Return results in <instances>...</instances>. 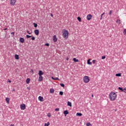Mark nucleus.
Returning <instances> with one entry per match:
<instances>
[{"label": "nucleus", "mask_w": 126, "mask_h": 126, "mask_svg": "<svg viewBox=\"0 0 126 126\" xmlns=\"http://www.w3.org/2000/svg\"><path fill=\"white\" fill-rule=\"evenodd\" d=\"M115 112H117V109H115Z\"/></svg>", "instance_id": "6e6d98bb"}, {"label": "nucleus", "mask_w": 126, "mask_h": 126, "mask_svg": "<svg viewBox=\"0 0 126 126\" xmlns=\"http://www.w3.org/2000/svg\"><path fill=\"white\" fill-rule=\"evenodd\" d=\"M54 92H55V90H54V89H51L50 90V93H51L52 94H53Z\"/></svg>", "instance_id": "a211bd4d"}, {"label": "nucleus", "mask_w": 126, "mask_h": 126, "mask_svg": "<svg viewBox=\"0 0 126 126\" xmlns=\"http://www.w3.org/2000/svg\"><path fill=\"white\" fill-rule=\"evenodd\" d=\"M25 41V40L24 39V38L23 37H20V43H24V41Z\"/></svg>", "instance_id": "1a4fd4ad"}, {"label": "nucleus", "mask_w": 126, "mask_h": 126, "mask_svg": "<svg viewBox=\"0 0 126 126\" xmlns=\"http://www.w3.org/2000/svg\"><path fill=\"white\" fill-rule=\"evenodd\" d=\"M44 99V97L43 96H39L38 97V100L39 101H41V102H43V99Z\"/></svg>", "instance_id": "f8f14e48"}, {"label": "nucleus", "mask_w": 126, "mask_h": 126, "mask_svg": "<svg viewBox=\"0 0 126 126\" xmlns=\"http://www.w3.org/2000/svg\"><path fill=\"white\" fill-rule=\"evenodd\" d=\"M105 59H106L105 56H102V57H101L102 60H105Z\"/></svg>", "instance_id": "2f4dec72"}, {"label": "nucleus", "mask_w": 126, "mask_h": 126, "mask_svg": "<svg viewBox=\"0 0 126 126\" xmlns=\"http://www.w3.org/2000/svg\"><path fill=\"white\" fill-rule=\"evenodd\" d=\"M52 79H53V80H55V78H54V77H52Z\"/></svg>", "instance_id": "09e8293b"}, {"label": "nucleus", "mask_w": 126, "mask_h": 126, "mask_svg": "<svg viewBox=\"0 0 126 126\" xmlns=\"http://www.w3.org/2000/svg\"><path fill=\"white\" fill-rule=\"evenodd\" d=\"M73 61H74V62L75 63H78V62H79V61L78 60V59H76V58H74L73 59Z\"/></svg>", "instance_id": "2eb2a0df"}, {"label": "nucleus", "mask_w": 126, "mask_h": 126, "mask_svg": "<svg viewBox=\"0 0 126 126\" xmlns=\"http://www.w3.org/2000/svg\"><path fill=\"white\" fill-rule=\"evenodd\" d=\"M31 37H32V36L29 35H28V34H27V35H26V38H27V39H29V38H31Z\"/></svg>", "instance_id": "a878e982"}, {"label": "nucleus", "mask_w": 126, "mask_h": 126, "mask_svg": "<svg viewBox=\"0 0 126 126\" xmlns=\"http://www.w3.org/2000/svg\"><path fill=\"white\" fill-rule=\"evenodd\" d=\"M54 80H60V79H59L58 77H56L55 78Z\"/></svg>", "instance_id": "ea45409f"}, {"label": "nucleus", "mask_w": 126, "mask_h": 126, "mask_svg": "<svg viewBox=\"0 0 126 126\" xmlns=\"http://www.w3.org/2000/svg\"><path fill=\"white\" fill-rule=\"evenodd\" d=\"M15 59L16 60H19V55H17V54H16L15 55Z\"/></svg>", "instance_id": "4468645a"}, {"label": "nucleus", "mask_w": 126, "mask_h": 126, "mask_svg": "<svg viewBox=\"0 0 126 126\" xmlns=\"http://www.w3.org/2000/svg\"><path fill=\"white\" fill-rule=\"evenodd\" d=\"M67 106H69V107H71L72 105H71V102H70V101L67 102Z\"/></svg>", "instance_id": "4be33fe9"}, {"label": "nucleus", "mask_w": 126, "mask_h": 126, "mask_svg": "<svg viewBox=\"0 0 126 126\" xmlns=\"http://www.w3.org/2000/svg\"><path fill=\"white\" fill-rule=\"evenodd\" d=\"M116 98H117V94L114 92H112L109 94V99L111 101H115L116 100Z\"/></svg>", "instance_id": "f257e3e1"}, {"label": "nucleus", "mask_w": 126, "mask_h": 126, "mask_svg": "<svg viewBox=\"0 0 126 126\" xmlns=\"http://www.w3.org/2000/svg\"><path fill=\"white\" fill-rule=\"evenodd\" d=\"M63 37L64 38H67L68 37V31L65 30V29L63 30Z\"/></svg>", "instance_id": "f03ea898"}, {"label": "nucleus", "mask_w": 126, "mask_h": 126, "mask_svg": "<svg viewBox=\"0 0 126 126\" xmlns=\"http://www.w3.org/2000/svg\"><path fill=\"white\" fill-rule=\"evenodd\" d=\"M92 97H94V95H93V94H92Z\"/></svg>", "instance_id": "864d4df0"}, {"label": "nucleus", "mask_w": 126, "mask_h": 126, "mask_svg": "<svg viewBox=\"0 0 126 126\" xmlns=\"http://www.w3.org/2000/svg\"><path fill=\"white\" fill-rule=\"evenodd\" d=\"M50 126V122H48L47 124L45 123L44 126Z\"/></svg>", "instance_id": "bb28decb"}, {"label": "nucleus", "mask_w": 126, "mask_h": 126, "mask_svg": "<svg viewBox=\"0 0 126 126\" xmlns=\"http://www.w3.org/2000/svg\"><path fill=\"white\" fill-rule=\"evenodd\" d=\"M119 90H120L121 91H122V92H124V89H123V88L122 87H119L118 88Z\"/></svg>", "instance_id": "b1692460"}, {"label": "nucleus", "mask_w": 126, "mask_h": 126, "mask_svg": "<svg viewBox=\"0 0 126 126\" xmlns=\"http://www.w3.org/2000/svg\"><path fill=\"white\" fill-rule=\"evenodd\" d=\"M27 32L29 34V35H31V34H32V32H29V31H28Z\"/></svg>", "instance_id": "79ce46f5"}, {"label": "nucleus", "mask_w": 126, "mask_h": 126, "mask_svg": "<svg viewBox=\"0 0 126 126\" xmlns=\"http://www.w3.org/2000/svg\"><path fill=\"white\" fill-rule=\"evenodd\" d=\"M91 18H92V15L89 14L87 16V20H91Z\"/></svg>", "instance_id": "39448f33"}, {"label": "nucleus", "mask_w": 126, "mask_h": 126, "mask_svg": "<svg viewBox=\"0 0 126 126\" xmlns=\"http://www.w3.org/2000/svg\"><path fill=\"white\" fill-rule=\"evenodd\" d=\"M13 91H15V90L14 89L13 90Z\"/></svg>", "instance_id": "5fc2aeb1"}, {"label": "nucleus", "mask_w": 126, "mask_h": 126, "mask_svg": "<svg viewBox=\"0 0 126 126\" xmlns=\"http://www.w3.org/2000/svg\"><path fill=\"white\" fill-rule=\"evenodd\" d=\"M9 100H10L9 97H6V98H5V100H6V101L7 102V103L8 104H9Z\"/></svg>", "instance_id": "f3484780"}, {"label": "nucleus", "mask_w": 126, "mask_h": 126, "mask_svg": "<svg viewBox=\"0 0 126 126\" xmlns=\"http://www.w3.org/2000/svg\"><path fill=\"white\" fill-rule=\"evenodd\" d=\"M87 126H92L90 123H87Z\"/></svg>", "instance_id": "72a5a7b5"}, {"label": "nucleus", "mask_w": 126, "mask_h": 126, "mask_svg": "<svg viewBox=\"0 0 126 126\" xmlns=\"http://www.w3.org/2000/svg\"><path fill=\"white\" fill-rule=\"evenodd\" d=\"M33 25L34 27H35V28H36V27H37V26H38V24H37V23H33Z\"/></svg>", "instance_id": "412c9836"}, {"label": "nucleus", "mask_w": 126, "mask_h": 126, "mask_svg": "<svg viewBox=\"0 0 126 126\" xmlns=\"http://www.w3.org/2000/svg\"><path fill=\"white\" fill-rule=\"evenodd\" d=\"M15 2H16V0H10V4L11 5H14L15 4Z\"/></svg>", "instance_id": "20e7f679"}, {"label": "nucleus", "mask_w": 126, "mask_h": 126, "mask_svg": "<svg viewBox=\"0 0 126 126\" xmlns=\"http://www.w3.org/2000/svg\"><path fill=\"white\" fill-rule=\"evenodd\" d=\"M28 89H29V88L28 87Z\"/></svg>", "instance_id": "13d9d810"}, {"label": "nucleus", "mask_w": 126, "mask_h": 126, "mask_svg": "<svg viewBox=\"0 0 126 126\" xmlns=\"http://www.w3.org/2000/svg\"><path fill=\"white\" fill-rule=\"evenodd\" d=\"M26 83L29 84L30 83V78H27L26 80Z\"/></svg>", "instance_id": "dca6fc26"}, {"label": "nucleus", "mask_w": 126, "mask_h": 126, "mask_svg": "<svg viewBox=\"0 0 126 126\" xmlns=\"http://www.w3.org/2000/svg\"><path fill=\"white\" fill-rule=\"evenodd\" d=\"M124 35H126V29H125L123 32Z\"/></svg>", "instance_id": "473e14b6"}, {"label": "nucleus", "mask_w": 126, "mask_h": 126, "mask_svg": "<svg viewBox=\"0 0 126 126\" xmlns=\"http://www.w3.org/2000/svg\"><path fill=\"white\" fill-rule=\"evenodd\" d=\"M11 37H14V34H15V32H13L11 33Z\"/></svg>", "instance_id": "cd10ccee"}, {"label": "nucleus", "mask_w": 126, "mask_h": 126, "mask_svg": "<svg viewBox=\"0 0 126 126\" xmlns=\"http://www.w3.org/2000/svg\"><path fill=\"white\" fill-rule=\"evenodd\" d=\"M104 14H105V13L104 12V13H103L102 14H101V18H100V20H102V16H103V15H104Z\"/></svg>", "instance_id": "f704fd0d"}, {"label": "nucleus", "mask_w": 126, "mask_h": 126, "mask_svg": "<svg viewBox=\"0 0 126 126\" xmlns=\"http://www.w3.org/2000/svg\"><path fill=\"white\" fill-rule=\"evenodd\" d=\"M60 85L61 87H64V84L63 83H61Z\"/></svg>", "instance_id": "c756f323"}, {"label": "nucleus", "mask_w": 126, "mask_h": 126, "mask_svg": "<svg viewBox=\"0 0 126 126\" xmlns=\"http://www.w3.org/2000/svg\"><path fill=\"white\" fill-rule=\"evenodd\" d=\"M55 111L56 112H58V111H60V108H56L55 110Z\"/></svg>", "instance_id": "c9c22d12"}, {"label": "nucleus", "mask_w": 126, "mask_h": 126, "mask_svg": "<svg viewBox=\"0 0 126 126\" xmlns=\"http://www.w3.org/2000/svg\"><path fill=\"white\" fill-rule=\"evenodd\" d=\"M31 72L32 73V74H33V72H34V71H33V69H32V70H31Z\"/></svg>", "instance_id": "c03bdc74"}, {"label": "nucleus", "mask_w": 126, "mask_h": 126, "mask_svg": "<svg viewBox=\"0 0 126 126\" xmlns=\"http://www.w3.org/2000/svg\"><path fill=\"white\" fill-rule=\"evenodd\" d=\"M96 63V60H93V63Z\"/></svg>", "instance_id": "37998d69"}, {"label": "nucleus", "mask_w": 126, "mask_h": 126, "mask_svg": "<svg viewBox=\"0 0 126 126\" xmlns=\"http://www.w3.org/2000/svg\"><path fill=\"white\" fill-rule=\"evenodd\" d=\"M44 74V72L42 71V70L38 71V75L39 76H42Z\"/></svg>", "instance_id": "0eeeda50"}, {"label": "nucleus", "mask_w": 126, "mask_h": 126, "mask_svg": "<svg viewBox=\"0 0 126 126\" xmlns=\"http://www.w3.org/2000/svg\"><path fill=\"white\" fill-rule=\"evenodd\" d=\"M20 107H21V110H25V108H26V106L24 104H21Z\"/></svg>", "instance_id": "423d86ee"}, {"label": "nucleus", "mask_w": 126, "mask_h": 126, "mask_svg": "<svg viewBox=\"0 0 126 126\" xmlns=\"http://www.w3.org/2000/svg\"><path fill=\"white\" fill-rule=\"evenodd\" d=\"M77 20H78V21L79 22H81V18H80V17H77Z\"/></svg>", "instance_id": "393cba45"}, {"label": "nucleus", "mask_w": 126, "mask_h": 126, "mask_svg": "<svg viewBox=\"0 0 126 126\" xmlns=\"http://www.w3.org/2000/svg\"><path fill=\"white\" fill-rule=\"evenodd\" d=\"M50 15H51V16H52V17H54V15H53L52 13H51V14H50Z\"/></svg>", "instance_id": "de8ad7c7"}, {"label": "nucleus", "mask_w": 126, "mask_h": 126, "mask_svg": "<svg viewBox=\"0 0 126 126\" xmlns=\"http://www.w3.org/2000/svg\"><path fill=\"white\" fill-rule=\"evenodd\" d=\"M53 42H57L58 41V38H57V35H54L53 37Z\"/></svg>", "instance_id": "6e6552de"}, {"label": "nucleus", "mask_w": 126, "mask_h": 126, "mask_svg": "<svg viewBox=\"0 0 126 126\" xmlns=\"http://www.w3.org/2000/svg\"><path fill=\"white\" fill-rule=\"evenodd\" d=\"M28 89H29V88L28 87Z\"/></svg>", "instance_id": "4d7b16f0"}, {"label": "nucleus", "mask_w": 126, "mask_h": 126, "mask_svg": "<svg viewBox=\"0 0 126 126\" xmlns=\"http://www.w3.org/2000/svg\"><path fill=\"white\" fill-rule=\"evenodd\" d=\"M111 14H112V10L109 11V15H111Z\"/></svg>", "instance_id": "a18cd8bd"}, {"label": "nucleus", "mask_w": 126, "mask_h": 126, "mask_svg": "<svg viewBox=\"0 0 126 126\" xmlns=\"http://www.w3.org/2000/svg\"><path fill=\"white\" fill-rule=\"evenodd\" d=\"M116 76L121 77L122 76V73H117L116 74Z\"/></svg>", "instance_id": "5701e85b"}, {"label": "nucleus", "mask_w": 126, "mask_h": 126, "mask_svg": "<svg viewBox=\"0 0 126 126\" xmlns=\"http://www.w3.org/2000/svg\"><path fill=\"white\" fill-rule=\"evenodd\" d=\"M3 30H4V31L7 30V28L4 29Z\"/></svg>", "instance_id": "8fccbe9b"}, {"label": "nucleus", "mask_w": 126, "mask_h": 126, "mask_svg": "<svg viewBox=\"0 0 126 126\" xmlns=\"http://www.w3.org/2000/svg\"><path fill=\"white\" fill-rule=\"evenodd\" d=\"M76 116H78L79 117H81V116H82V113H76Z\"/></svg>", "instance_id": "aec40b11"}, {"label": "nucleus", "mask_w": 126, "mask_h": 126, "mask_svg": "<svg viewBox=\"0 0 126 126\" xmlns=\"http://www.w3.org/2000/svg\"><path fill=\"white\" fill-rule=\"evenodd\" d=\"M123 92L126 93V87L123 89Z\"/></svg>", "instance_id": "4c0bfd02"}, {"label": "nucleus", "mask_w": 126, "mask_h": 126, "mask_svg": "<svg viewBox=\"0 0 126 126\" xmlns=\"http://www.w3.org/2000/svg\"><path fill=\"white\" fill-rule=\"evenodd\" d=\"M32 41H34V40H35V37L32 36Z\"/></svg>", "instance_id": "58836bf2"}, {"label": "nucleus", "mask_w": 126, "mask_h": 126, "mask_svg": "<svg viewBox=\"0 0 126 126\" xmlns=\"http://www.w3.org/2000/svg\"><path fill=\"white\" fill-rule=\"evenodd\" d=\"M87 63H88V64H90V65L92 64V63L90 62V59L88 60Z\"/></svg>", "instance_id": "6ab92c4d"}, {"label": "nucleus", "mask_w": 126, "mask_h": 126, "mask_svg": "<svg viewBox=\"0 0 126 126\" xmlns=\"http://www.w3.org/2000/svg\"><path fill=\"white\" fill-rule=\"evenodd\" d=\"M10 126H14L13 124H11Z\"/></svg>", "instance_id": "3c124183"}, {"label": "nucleus", "mask_w": 126, "mask_h": 126, "mask_svg": "<svg viewBox=\"0 0 126 126\" xmlns=\"http://www.w3.org/2000/svg\"><path fill=\"white\" fill-rule=\"evenodd\" d=\"M45 46H46V47H49V46H50V44H49V43H46V44H45Z\"/></svg>", "instance_id": "e433bc0d"}, {"label": "nucleus", "mask_w": 126, "mask_h": 126, "mask_svg": "<svg viewBox=\"0 0 126 126\" xmlns=\"http://www.w3.org/2000/svg\"><path fill=\"white\" fill-rule=\"evenodd\" d=\"M59 94H60V95H63V92L62 91H61V92H60Z\"/></svg>", "instance_id": "c85d7f7f"}, {"label": "nucleus", "mask_w": 126, "mask_h": 126, "mask_svg": "<svg viewBox=\"0 0 126 126\" xmlns=\"http://www.w3.org/2000/svg\"><path fill=\"white\" fill-rule=\"evenodd\" d=\"M120 22H121V20H117V23H120Z\"/></svg>", "instance_id": "a19ab883"}, {"label": "nucleus", "mask_w": 126, "mask_h": 126, "mask_svg": "<svg viewBox=\"0 0 126 126\" xmlns=\"http://www.w3.org/2000/svg\"><path fill=\"white\" fill-rule=\"evenodd\" d=\"M83 80L85 83H88V82L90 81V79H89V77H88V76H85L83 78Z\"/></svg>", "instance_id": "7ed1b4c3"}, {"label": "nucleus", "mask_w": 126, "mask_h": 126, "mask_svg": "<svg viewBox=\"0 0 126 126\" xmlns=\"http://www.w3.org/2000/svg\"><path fill=\"white\" fill-rule=\"evenodd\" d=\"M9 82V83H11V81H10L9 79H8V82Z\"/></svg>", "instance_id": "49530a36"}, {"label": "nucleus", "mask_w": 126, "mask_h": 126, "mask_svg": "<svg viewBox=\"0 0 126 126\" xmlns=\"http://www.w3.org/2000/svg\"><path fill=\"white\" fill-rule=\"evenodd\" d=\"M66 61H68V58H67L66 59Z\"/></svg>", "instance_id": "603ef678"}, {"label": "nucleus", "mask_w": 126, "mask_h": 126, "mask_svg": "<svg viewBox=\"0 0 126 126\" xmlns=\"http://www.w3.org/2000/svg\"><path fill=\"white\" fill-rule=\"evenodd\" d=\"M63 114H64V115H65V117H66V115H68V114H69L68 111L64 110L63 111Z\"/></svg>", "instance_id": "9b49d317"}, {"label": "nucleus", "mask_w": 126, "mask_h": 126, "mask_svg": "<svg viewBox=\"0 0 126 126\" xmlns=\"http://www.w3.org/2000/svg\"><path fill=\"white\" fill-rule=\"evenodd\" d=\"M34 34L36 35V36H38L39 35V31L38 30H35L34 31Z\"/></svg>", "instance_id": "9d476101"}, {"label": "nucleus", "mask_w": 126, "mask_h": 126, "mask_svg": "<svg viewBox=\"0 0 126 126\" xmlns=\"http://www.w3.org/2000/svg\"><path fill=\"white\" fill-rule=\"evenodd\" d=\"M51 116H52L51 115V113H48L47 116L48 117V118H51Z\"/></svg>", "instance_id": "7c9ffc66"}, {"label": "nucleus", "mask_w": 126, "mask_h": 126, "mask_svg": "<svg viewBox=\"0 0 126 126\" xmlns=\"http://www.w3.org/2000/svg\"><path fill=\"white\" fill-rule=\"evenodd\" d=\"M42 80H43V76H39L38 78V81H42Z\"/></svg>", "instance_id": "ddd939ff"}]
</instances>
